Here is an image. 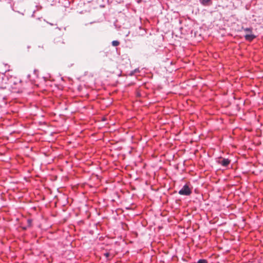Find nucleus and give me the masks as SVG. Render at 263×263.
Segmentation results:
<instances>
[{"mask_svg":"<svg viewBox=\"0 0 263 263\" xmlns=\"http://www.w3.org/2000/svg\"><path fill=\"white\" fill-rule=\"evenodd\" d=\"M191 190L187 184H185L179 191V194L181 195L189 196L191 194Z\"/></svg>","mask_w":263,"mask_h":263,"instance_id":"obj_1","label":"nucleus"},{"mask_svg":"<svg viewBox=\"0 0 263 263\" xmlns=\"http://www.w3.org/2000/svg\"><path fill=\"white\" fill-rule=\"evenodd\" d=\"M218 162L223 166H227L230 164V161L228 159L221 158L218 161Z\"/></svg>","mask_w":263,"mask_h":263,"instance_id":"obj_2","label":"nucleus"},{"mask_svg":"<svg viewBox=\"0 0 263 263\" xmlns=\"http://www.w3.org/2000/svg\"><path fill=\"white\" fill-rule=\"evenodd\" d=\"M255 37H256V36L255 35H254L253 34H252V33H247L245 35V39L248 41H252L255 38Z\"/></svg>","mask_w":263,"mask_h":263,"instance_id":"obj_3","label":"nucleus"},{"mask_svg":"<svg viewBox=\"0 0 263 263\" xmlns=\"http://www.w3.org/2000/svg\"><path fill=\"white\" fill-rule=\"evenodd\" d=\"M211 0H200V2L203 5H208Z\"/></svg>","mask_w":263,"mask_h":263,"instance_id":"obj_4","label":"nucleus"},{"mask_svg":"<svg viewBox=\"0 0 263 263\" xmlns=\"http://www.w3.org/2000/svg\"><path fill=\"white\" fill-rule=\"evenodd\" d=\"M243 30L247 32V33H251L252 31V28H243Z\"/></svg>","mask_w":263,"mask_h":263,"instance_id":"obj_5","label":"nucleus"},{"mask_svg":"<svg viewBox=\"0 0 263 263\" xmlns=\"http://www.w3.org/2000/svg\"><path fill=\"white\" fill-rule=\"evenodd\" d=\"M112 45L114 46H117L119 45V42L118 41H114L112 42Z\"/></svg>","mask_w":263,"mask_h":263,"instance_id":"obj_6","label":"nucleus"},{"mask_svg":"<svg viewBox=\"0 0 263 263\" xmlns=\"http://www.w3.org/2000/svg\"><path fill=\"white\" fill-rule=\"evenodd\" d=\"M208 261L205 259H200L198 261L197 263H207Z\"/></svg>","mask_w":263,"mask_h":263,"instance_id":"obj_7","label":"nucleus"},{"mask_svg":"<svg viewBox=\"0 0 263 263\" xmlns=\"http://www.w3.org/2000/svg\"><path fill=\"white\" fill-rule=\"evenodd\" d=\"M104 256L107 258H108L110 256V254L109 253H104Z\"/></svg>","mask_w":263,"mask_h":263,"instance_id":"obj_8","label":"nucleus"}]
</instances>
